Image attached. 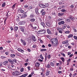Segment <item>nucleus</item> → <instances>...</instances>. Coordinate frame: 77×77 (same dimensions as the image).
<instances>
[{
	"instance_id": "obj_1",
	"label": "nucleus",
	"mask_w": 77,
	"mask_h": 77,
	"mask_svg": "<svg viewBox=\"0 0 77 77\" xmlns=\"http://www.w3.org/2000/svg\"><path fill=\"white\" fill-rule=\"evenodd\" d=\"M51 42L53 47H56L58 45V40L56 38H52L51 40Z\"/></svg>"
},
{
	"instance_id": "obj_2",
	"label": "nucleus",
	"mask_w": 77,
	"mask_h": 77,
	"mask_svg": "<svg viewBox=\"0 0 77 77\" xmlns=\"http://www.w3.org/2000/svg\"><path fill=\"white\" fill-rule=\"evenodd\" d=\"M44 9H42L41 8L39 9L38 8H36L35 9V12L37 15H39V12L42 13V12H44Z\"/></svg>"
},
{
	"instance_id": "obj_3",
	"label": "nucleus",
	"mask_w": 77,
	"mask_h": 77,
	"mask_svg": "<svg viewBox=\"0 0 77 77\" xmlns=\"http://www.w3.org/2000/svg\"><path fill=\"white\" fill-rule=\"evenodd\" d=\"M68 42H69V40H67L63 42L62 44H66L65 46L66 47L68 46V48H71V46H68L69 45V43Z\"/></svg>"
},
{
	"instance_id": "obj_4",
	"label": "nucleus",
	"mask_w": 77,
	"mask_h": 77,
	"mask_svg": "<svg viewBox=\"0 0 77 77\" xmlns=\"http://www.w3.org/2000/svg\"><path fill=\"white\" fill-rule=\"evenodd\" d=\"M39 7L42 8H45L48 7V3H45L44 4H39Z\"/></svg>"
},
{
	"instance_id": "obj_5",
	"label": "nucleus",
	"mask_w": 77,
	"mask_h": 77,
	"mask_svg": "<svg viewBox=\"0 0 77 77\" xmlns=\"http://www.w3.org/2000/svg\"><path fill=\"white\" fill-rule=\"evenodd\" d=\"M21 72L19 71H15L12 73V75L14 76H17L21 75Z\"/></svg>"
},
{
	"instance_id": "obj_6",
	"label": "nucleus",
	"mask_w": 77,
	"mask_h": 77,
	"mask_svg": "<svg viewBox=\"0 0 77 77\" xmlns=\"http://www.w3.org/2000/svg\"><path fill=\"white\" fill-rule=\"evenodd\" d=\"M29 26H30L32 29H36L37 28V27H36V25H34L31 23L29 25Z\"/></svg>"
},
{
	"instance_id": "obj_7",
	"label": "nucleus",
	"mask_w": 77,
	"mask_h": 77,
	"mask_svg": "<svg viewBox=\"0 0 77 77\" xmlns=\"http://www.w3.org/2000/svg\"><path fill=\"white\" fill-rule=\"evenodd\" d=\"M46 32L45 30H40L37 33L38 34H44V33H45Z\"/></svg>"
},
{
	"instance_id": "obj_8",
	"label": "nucleus",
	"mask_w": 77,
	"mask_h": 77,
	"mask_svg": "<svg viewBox=\"0 0 77 77\" xmlns=\"http://www.w3.org/2000/svg\"><path fill=\"white\" fill-rule=\"evenodd\" d=\"M27 17V12H24L22 15V18H24Z\"/></svg>"
},
{
	"instance_id": "obj_9",
	"label": "nucleus",
	"mask_w": 77,
	"mask_h": 77,
	"mask_svg": "<svg viewBox=\"0 0 77 77\" xmlns=\"http://www.w3.org/2000/svg\"><path fill=\"white\" fill-rule=\"evenodd\" d=\"M20 41L22 43V44L23 45H24V46H25V45H26V42H25V41H24V40H23L22 39H20Z\"/></svg>"
},
{
	"instance_id": "obj_10",
	"label": "nucleus",
	"mask_w": 77,
	"mask_h": 77,
	"mask_svg": "<svg viewBox=\"0 0 77 77\" xmlns=\"http://www.w3.org/2000/svg\"><path fill=\"white\" fill-rule=\"evenodd\" d=\"M19 28L21 30V31L22 32H24V27H23L22 26H20L19 27Z\"/></svg>"
},
{
	"instance_id": "obj_11",
	"label": "nucleus",
	"mask_w": 77,
	"mask_h": 77,
	"mask_svg": "<svg viewBox=\"0 0 77 77\" xmlns=\"http://www.w3.org/2000/svg\"><path fill=\"white\" fill-rule=\"evenodd\" d=\"M25 23H26L25 22V21H23L22 22H20L18 24L19 25H24V24H25Z\"/></svg>"
},
{
	"instance_id": "obj_12",
	"label": "nucleus",
	"mask_w": 77,
	"mask_h": 77,
	"mask_svg": "<svg viewBox=\"0 0 77 77\" xmlns=\"http://www.w3.org/2000/svg\"><path fill=\"white\" fill-rule=\"evenodd\" d=\"M62 29L61 28H59L57 29V30L58 31L59 33H62Z\"/></svg>"
},
{
	"instance_id": "obj_13",
	"label": "nucleus",
	"mask_w": 77,
	"mask_h": 77,
	"mask_svg": "<svg viewBox=\"0 0 77 77\" xmlns=\"http://www.w3.org/2000/svg\"><path fill=\"white\" fill-rule=\"evenodd\" d=\"M18 29V27L16 26L14 27V32H17Z\"/></svg>"
},
{
	"instance_id": "obj_14",
	"label": "nucleus",
	"mask_w": 77,
	"mask_h": 77,
	"mask_svg": "<svg viewBox=\"0 0 77 77\" xmlns=\"http://www.w3.org/2000/svg\"><path fill=\"white\" fill-rule=\"evenodd\" d=\"M8 61H5L3 62V64L4 65H5V66H7V64L8 63Z\"/></svg>"
},
{
	"instance_id": "obj_15",
	"label": "nucleus",
	"mask_w": 77,
	"mask_h": 77,
	"mask_svg": "<svg viewBox=\"0 0 77 77\" xmlns=\"http://www.w3.org/2000/svg\"><path fill=\"white\" fill-rule=\"evenodd\" d=\"M69 18L70 19V20H72V21H74V20H75L74 17H72V16H70L69 17Z\"/></svg>"
},
{
	"instance_id": "obj_16",
	"label": "nucleus",
	"mask_w": 77,
	"mask_h": 77,
	"mask_svg": "<svg viewBox=\"0 0 77 77\" xmlns=\"http://www.w3.org/2000/svg\"><path fill=\"white\" fill-rule=\"evenodd\" d=\"M47 32L48 34H49V35H51V31L49 29H48L47 30Z\"/></svg>"
},
{
	"instance_id": "obj_17",
	"label": "nucleus",
	"mask_w": 77,
	"mask_h": 77,
	"mask_svg": "<svg viewBox=\"0 0 77 77\" xmlns=\"http://www.w3.org/2000/svg\"><path fill=\"white\" fill-rule=\"evenodd\" d=\"M32 41H33L35 42L36 41V38H35V36L34 35H32Z\"/></svg>"
},
{
	"instance_id": "obj_18",
	"label": "nucleus",
	"mask_w": 77,
	"mask_h": 77,
	"mask_svg": "<svg viewBox=\"0 0 77 77\" xmlns=\"http://www.w3.org/2000/svg\"><path fill=\"white\" fill-rule=\"evenodd\" d=\"M17 50L18 51H20V52H21V53H24V50H23L20 48H18L17 49Z\"/></svg>"
},
{
	"instance_id": "obj_19",
	"label": "nucleus",
	"mask_w": 77,
	"mask_h": 77,
	"mask_svg": "<svg viewBox=\"0 0 77 77\" xmlns=\"http://www.w3.org/2000/svg\"><path fill=\"white\" fill-rule=\"evenodd\" d=\"M8 61L11 64H14V62L11 60V59H8Z\"/></svg>"
},
{
	"instance_id": "obj_20",
	"label": "nucleus",
	"mask_w": 77,
	"mask_h": 77,
	"mask_svg": "<svg viewBox=\"0 0 77 77\" xmlns=\"http://www.w3.org/2000/svg\"><path fill=\"white\" fill-rule=\"evenodd\" d=\"M65 24V22L64 21H61L58 22L59 25H62V24Z\"/></svg>"
},
{
	"instance_id": "obj_21",
	"label": "nucleus",
	"mask_w": 77,
	"mask_h": 77,
	"mask_svg": "<svg viewBox=\"0 0 77 77\" xmlns=\"http://www.w3.org/2000/svg\"><path fill=\"white\" fill-rule=\"evenodd\" d=\"M45 74L46 76H48L50 75V71L49 70H47L45 73Z\"/></svg>"
},
{
	"instance_id": "obj_22",
	"label": "nucleus",
	"mask_w": 77,
	"mask_h": 77,
	"mask_svg": "<svg viewBox=\"0 0 77 77\" xmlns=\"http://www.w3.org/2000/svg\"><path fill=\"white\" fill-rule=\"evenodd\" d=\"M41 24L42 26L44 28H45V23L43 22H42L41 23Z\"/></svg>"
},
{
	"instance_id": "obj_23",
	"label": "nucleus",
	"mask_w": 77,
	"mask_h": 77,
	"mask_svg": "<svg viewBox=\"0 0 77 77\" xmlns=\"http://www.w3.org/2000/svg\"><path fill=\"white\" fill-rule=\"evenodd\" d=\"M39 65H40V64L39 63H36L35 64V66H36V67H39Z\"/></svg>"
},
{
	"instance_id": "obj_24",
	"label": "nucleus",
	"mask_w": 77,
	"mask_h": 77,
	"mask_svg": "<svg viewBox=\"0 0 77 77\" xmlns=\"http://www.w3.org/2000/svg\"><path fill=\"white\" fill-rule=\"evenodd\" d=\"M66 26H66V24H63V26H62V29H65V28H66Z\"/></svg>"
},
{
	"instance_id": "obj_25",
	"label": "nucleus",
	"mask_w": 77,
	"mask_h": 77,
	"mask_svg": "<svg viewBox=\"0 0 77 77\" xmlns=\"http://www.w3.org/2000/svg\"><path fill=\"white\" fill-rule=\"evenodd\" d=\"M35 20H36L35 19L32 18L30 19V21L32 22H35Z\"/></svg>"
},
{
	"instance_id": "obj_26",
	"label": "nucleus",
	"mask_w": 77,
	"mask_h": 77,
	"mask_svg": "<svg viewBox=\"0 0 77 77\" xmlns=\"http://www.w3.org/2000/svg\"><path fill=\"white\" fill-rule=\"evenodd\" d=\"M46 24L48 27H50L51 26V23H50L47 22L46 23Z\"/></svg>"
},
{
	"instance_id": "obj_27",
	"label": "nucleus",
	"mask_w": 77,
	"mask_h": 77,
	"mask_svg": "<svg viewBox=\"0 0 77 77\" xmlns=\"http://www.w3.org/2000/svg\"><path fill=\"white\" fill-rule=\"evenodd\" d=\"M72 37H73V34H70L68 36L67 38H72Z\"/></svg>"
},
{
	"instance_id": "obj_28",
	"label": "nucleus",
	"mask_w": 77,
	"mask_h": 77,
	"mask_svg": "<svg viewBox=\"0 0 77 77\" xmlns=\"http://www.w3.org/2000/svg\"><path fill=\"white\" fill-rule=\"evenodd\" d=\"M50 65H51V66H54V63H53L52 62H50Z\"/></svg>"
},
{
	"instance_id": "obj_29",
	"label": "nucleus",
	"mask_w": 77,
	"mask_h": 77,
	"mask_svg": "<svg viewBox=\"0 0 77 77\" xmlns=\"http://www.w3.org/2000/svg\"><path fill=\"white\" fill-rule=\"evenodd\" d=\"M45 62H46L47 61V53L45 54Z\"/></svg>"
},
{
	"instance_id": "obj_30",
	"label": "nucleus",
	"mask_w": 77,
	"mask_h": 77,
	"mask_svg": "<svg viewBox=\"0 0 77 77\" xmlns=\"http://www.w3.org/2000/svg\"><path fill=\"white\" fill-rule=\"evenodd\" d=\"M15 55L14 54H11L10 57H12V58H14L15 57Z\"/></svg>"
},
{
	"instance_id": "obj_31",
	"label": "nucleus",
	"mask_w": 77,
	"mask_h": 77,
	"mask_svg": "<svg viewBox=\"0 0 77 77\" xmlns=\"http://www.w3.org/2000/svg\"><path fill=\"white\" fill-rule=\"evenodd\" d=\"M63 14H64V13H58V15L59 17H61Z\"/></svg>"
},
{
	"instance_id": "obj_32",
	"label": "nucleus",
	"mask_w": 77,
	"mask_h": 77,
	"mask_svg": "<svg viewBox=\"0 0 77 77\" xmlns=\"http://www.w3.org/2000/svg\"><path fill=\"white\" fill-rule=\"evenodd\" d=\"M17 18L16 19V21L17 22L18 21H20V18H19V16H17Z\"/></svg>"
},
{
	"instance_id": "obj_33",
	"label": "nucleus",
	"mask_w": 77,
	"mask_h": 77,
	"mask_svg": "<svg viewBox=\"0 0 77 77\" xmlns=\"http://www.w3.org/2000/svg\"><path fill=\"white\" fill-rule=\"evenodd\" d=\"M60 59H61V60H62L63 62L64 63L65 62V58H64L62 57L61 58H60Z\"/></svg>"
},
{
	"instance_id": "obj_34",
	"label": "nucleus",
	"mask_w": 77,
	"mask_h": 77,
	"mask_svg": "<svg viewBox=\"0 0 77 77\" xmlns=\"http://www.w3.org/2000/svg\"><path fill=\"white\" fill-rule=\"evenodd\" d=\"M71 32L70 31H69V30L68 31H66L64 33H65L66 34H69Z\"/></svg>"
},
{
	"instance_id": "obj_35",
	"label": "nucleus",
	"mask_w": 77,
	"mask_h": 77,
	"mask_svg": "<svg viewBox=\"0 0 77 77\" xmlns=\"http://www.w3.org/2000/svg\"><path fill=\"white\" fill-rule=\"evenodd\" d=\"M11 69H14V68L15 67V66L12 64L11 65Z\"/></svg>"
},
{
	"instance_id": "obj_36",
	"label": "nucleus",
	"mask_w": 77,
	"mask_h": 77,
	"mask_svg": "<svg viewBox=\"0 0 77 77\" xmlns=\"http://www.w3.org/2000/svg\"><path fill=\"white\" fill-rule=\"evenodd\" d=\"M47 51V50L45 49H41V51Z\"/></svg>"
},
{
	"instance_id": "obj_37",
	"label": "nucleus",
	"mask_w": 77,
	"mask_h": 77,
	"mask_svg": "<svg viewBox=\"0 0 77 77\" xmlns=\"http://www.w3.org/2000/svg\"><path fill=\"white\" fill-rule=\"evenodd\" d=\"M17 3L15 4L14 5H13L11 7L12 9H14V8H15V5H16Z\"/></svg>"
},
{
	"instance_id": "obj_38",
	"label": "nucleus",
	"mask_w": 77,
	"mask_h": 77,
	"mask_svg": "<svg viewBox=\"0 0 77 77\" xmlns=\"http://www.w3.org/2000/svg\"><path fill=\"white\" fill-rule=\"evenodd\" d=\"M46 66L48 68H50V64H48Z\"/></svg>"
},
{
	"instance_id": "obj_39",
	"label": "nucleus",
	"mask_w": 77,
	"mask_h": 77,
	"mask_svg": "<svg viewBox=\"0 0 77 77\" xmlns=\"http://www.w3.org/2000/svg\"><path fill=\"white\" fill-rule=\"evenodd\" d=\"M16 56H20V54L18 52L16 53Z\"/></svg>"
},
{
	"instance_id": "obj_40",
	"label": "nucleus",
	"mask_w": 77,
	"mask_h": 77,
	"mask_svg": "<svg viewBox=\"0 0 77 77\" xmlns=\"http://www.w3.org/2000/svg\"><path fill=\"white\" fill-rule=\"evenodd\" d=\"M34 14H31L30 15V17L32 18H33L34 17Z\"/></svg>"
},
{
	"instance_id": "obj_41",
	"label": "nucleus",
	"mask_w": 77,
	"mask_h": 77,
	"mask_svg": "<svg viewBox=\"0 0 77 77\" xmlns=\"http://www.w3.org/2000/svg\"><path fill=\"white\" fill-rule=\"evenodd\" d=\"M5 5H6V3L4 2L2 5V7H5Z\"/></svg>"
},
{
	"instance_id": "obj_42",
	"label": "nucleus",
	"mask_w": 77,
	"mask_h": 77,
	"mask_svg": "<svg viewBox=\"0 0 77 77\" xmlns=\"http://www.w3.org/2000/svg\"><path fill=\"white\" fill-rule=\"evenodd\" d=\"M20 12H21V13H24V10L21 9V8H20Z\"/></svg>"
},
{
	"instance_id": "obj_43",
	"label": "nucleus",
	"mask_w": 77,
	"mask_h": 77,
	"mask_svg": "<svg viewBox=\"0 0 77 77\" xmlns=\"http://www.w3.org/2000/svg\"><path fill=\"white\" fill-rule=\"evenodd\" d=\"M77 73H75L74 74H73V75H72V77H75V75H76Z\"/></svg>"
},
{
	"instance_id": "obj_44",
	"label": "nucleus",
	"mask_w": 77,
	"mask_h": 77,
	"mask_svg": "<svg viewBox=\"0 0 77 77\" xmlns=\"http://www.w3.org/2000/svg\"><path fill=\"white\" fill-rule=\"evenodd\" d=\"M40 58H41V59H42V60H43V59H44V57H42V54L40 55Z\"/></svg>"
},
{
	"instance_id": "obj_45",
	"label": "nucleus",
	"mask_w": 77,
	"mask_h": 77,
	"mask_svg": "<svg viewBox=\"0 0 77 77\" xmlns=\"http://www.w3.org/2000/svg\"><path fill=\"white\" fill-rule=\"evenodd\" d=\"M32 9V6H30L28 8V9L29 10Z\"/></svg>"
},
{
	"instance_id": "obj_46",
	"label": "nucleus",
	"mask_w": 77,
	"mask_h": 77,
	"mask_svg": "<svg viewBox=\"0 0 77 77\" xmlns=\"http://www.w3.org/2000/svg\"><path fill=\"white\" fill-rule=\"evenodd\" d=\"M36 45H33V46H32V48H36Z\"/></svg>"
},
{
	"instance_id": "obj_47",
	"label": "nucleus",
	"mask_w": 77,
	"mask_h": 77,
	"mask_svg": "<svg viewBox=\"0 0 77 77\" xmlns=\"http://www.w3.org/2000/svg\"><path fill=\"white\" fill-rule=\"evenodd\" d=\"M42 13V15L43 16V15H44L45 14V11H43Z\"/></svg>"
},
{
	"instance_id": "obj_48",
	"label": "nucleus",
	"mask_w": 77,
	"mask_h": 77,
	"mask_svg": "<svg viewBox=\"0 0 77 77\" xmlns=\"http://www.w3.org/2000/svg\"><path fill=\"white\" fill-rule=\"evenodd\" d=\"M40 73H41V75H42V76L44 75V74L43 72H40Z\"/></svg>"
},
{
	"instance_id": "obj_49",
	"label": "nucleus",
	"mask_w": 77,
	"mask_h": 77,
	"mask_svg": "<svg viewBox=\"0 0 77 77\" xmlns=\"http://www.w3.org/2000/svg\"><path fill=\"white\" fill-rule=\"evenodd\" d=\"M1 59H5V58H6V57H5L4 56H1Z\"/></svg>"
},
{
	"instance_id": "obj_50",
	"label": "nucleus",
	"mask_w": 77,
	"mask_h": 77,
	"mask_svg": "<svg viewBox=\"0 0 77 77\" xmlns=\"http://www.w3.org/2000/svg\"><path fill=\"white\" fill-rule=\"evenodd\" d=\"M61 12H66V10H65L64 9H63L61 10Z\"/></svg>"
},
{
	"instance_id": "obj_51",
	"label": "nucleus",
	"mask_w": 77,
	"mask_h": 77,
	"mask_svg": "<svg viewBox=\"0 0 77 77\" xmlns=\"http://www.w3.org/2000/svg\"><path fill=\"white\" fill-rule=\"evenodd\" d=\"M61 55H62V56H63L64 57H65V54L63 53H61Z\"/></svg>"
},
{
	"instance_id": "obj_52",
	"label": "nucleus",
	"mask_w": 77,
	"mask_h": 77,
	"mask_svg": "<svg viewBox=\"0 0 77 77\" xmlns=\"http://www.w3.org/2000/svg\"><path fill=\"white\" fill-rule=\"evenodd\" d=\"M23 71H24V68H22L20 69V71H21V72H23Z\"/></svg>"
},
{
	"instance_id": "obj_53",
	"label": "nucleus",
	"mask_w": 77,
	"mask_h": 77,
	"mask_svg": "<svg viewBox=\"0 0 77 77\" xmlns=\"http://www.w3.org/2000/svg\"><path fill=\"white\" fill-rule=\"evenodd\" d=\"M70 61H71V59L70 58H69L68 60H67V62L69 63Z\"/></svg>"
},
{
	"instance_id": "obj_54",
	"label": "nucleus",
	"mask_w": 77,
	"mask_h": 77,
	"mask_svg": "<svg viewBox=\"0 0 77 77\" xmlns=\"http://www.w3.org/2000/svg\"><path fill=\"white\" fill-rule=\"evenodd\" d=\"M10 29H11V31H13V30H14V29H13V27H12V26H11L10 27Z\"/></svg>"
},
{
	"instance_id": "obj_55",
	"label": "nucleus",
	"mask_w": 77,
	"mask_h": 77,
	"mask_svg": "<svg viewBox=\"0 0 77 77\" xmlns=\"http://www.w3.org/2000/svg\"><path fill=\"white\" fill-rule=\"evenodd\" d=\"M8 69H10L11 68V66H10V64L8 65Z\"/></svg>"
},
{
	"instance_id": "obj_56",
	"label": "nucleus",
	"mask_w": 77,
	"mask_h": 77,
	"mask_svg": "<svg viewBox=\"0 0 77 77\" xmlns=\"http://www.w3.org/2000/svg\"><path fill=\"white\" fill-rule=\"evenodd\" d=\"M13 62H15V63H17V60L16 59H14L13 60Z\"/></svg>"
},
{
	"instance_id": "obj_57",
	"label": "nucleus",
	"mask_w": 77,
	"mask_h": 77,
	"mask_svg": "<svg viewBox=\"0 0 77 77\" xmlns=\"http://www.w3.org/2000/svg\"><path fill=\"white\" fill-rule=\"evenodd\" d=\"M48 59H50L51 58V56L50 55H49L48 56Z\"/></svg>"
},
{
	"instance_id": "obj_58",
	"label": "nucleus",
	"mask_w": 77,
	"mask_h": 77,
	"mask_svg": "<svg viewBox=\"0 0 77 77\" xmlns=\"http://www.w3.org/2000/svg\"><path fill=\"white\" fill-rule=\"evenodd\" d=\"M73 38L75 39H77V37L75 35L73 36Z\"/></svg>"
},
{
	"instance_id": "obj_59",
	"label": "nucleus",
	"mask_w": 77,
	"mask_h": 77,
	"mask_svg": "<svg viewBox=\"0 0 77 77\" xmlns=\"http://www.w3.org/2000/svg\"><path fill=\"white\" fill-rule=\"evenodd\" d=\"M28 5H26L24 6L25 8H28Z\"/></svg>"
},
{
	"instance_id": "obj_60",
	"label": "nucleus",
	"mask_w": 77,
	"mask_h": 77,
	"mask_svg": "<svg viewBox=\"0 0 77 77\" xmlns=\"http://www.w3.org/2000/svg\"><path fill=\"white\" fill-rule=\"evenodd\" d=\"M73 30L74 32H77V30L76 29H75V28H74Z\"/></svg>"
},
{
	"instance_id": "obj_61",
	"label": "nucleus",
	"mask_w": 77,
	"mask_h": 77,
	"mask_svg": "<svg viewBox=\"0 0 77 77\" xmlns=\"http://www.w3.org/2000/svg\"><path fill=\"white\" fill-rule=\"evenodd\" d=\"M27 68L29 70V71H30V66H29L27 67Z\"/></svg>"
},
{
	"instance_id": "obj_62",
	"label": "nucleus",
	"mask_w": 77,
	"mask_h": 77,
	"mask_svg": "<svg viewBox=\"0 0 77 77\" xmlns=\"http://www.w3.org/2000/svg\"><path fill=\"white\" fill-rule=\"evenodd\" d=\"M72 75V73H71L70 72V74H69V76L70 77H71V76Z\"/></svg>"
},
{
	"instance_id": "obj_63",
	"label": "nucleus",
	"mask_w": 77,
	"mask_h": 77,
	"mask_svg": "<svg viewBox=\"0 0 77 77\" xmlns=\"http://www.w3.org/2000/svg\"><path fill=\"white\" fill-rule=\"evenodd\" d=\"M74 5H72L71 6H70V8H74Z\"/></svg>"
},
{
	"instance_id": "obj_64",
	"label": "nucleus",
	"mask_w": 77,
	"mask_h": 77,
	"mask_svg": "<svg viewBox=\"0 0 77 77\" xmlns=\"http://www.w3.org/2000/svg\"><path fill=\"white\" fill-rule=\"evenodd\" d=\"M66 21H67V22H70V20H69V19H67L66 20Z\"/></svg>"
}]
</instances>
